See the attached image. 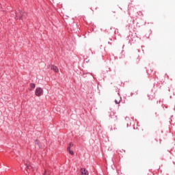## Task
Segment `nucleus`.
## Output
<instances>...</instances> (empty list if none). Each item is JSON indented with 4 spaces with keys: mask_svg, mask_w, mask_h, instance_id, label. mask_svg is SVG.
I'll return each mask as SVG.
<instances>
[{
    "mask_svg": "<svg viewBox=\"0 0 175 175\" xmlns=\"http://www.w3.org/2000/svg\"><path fill=\"white\" fill-rule=\"evenodd\" d=\"M113 129H117V128L114 127Z\"/></svg>",
    "mask_w": 175,
    "mask_h": 175,
    "instance_id": "nucleus-15",
    "label": "nucleus"
},
{
    "mask_svg": "<svg viewBox=\"0 0 175 175\" xmlns=\"http://www.w3.org/2000/svg\"><path fill=\"white\" fill-rule=\"evenodd\" d=\"M113 127H111V131H113Z\"/></svg>",
    "mask_w": 175,
    "mask_h": 175,
    "instance_id": "nucleus-12",
    "label": "nucleus"
},
{
    "mask_svg": "<svg viewBox=\"0 0 175 175\" xmlns=\"http://www.w3.org/2000/svg\"><path fill=\"white\" fill-rule=\"evenodd\" d=\"M72 147H73V143L70 142L69 144V146L67 148V151H68L69 154H70V155H75V152L70 150V148H72Z\"/></svg>",
    "mask_w": 175,
    "mask_h": 175,
    "instance_id": "nucleus-3",
    "label": "nucleus"
},
{
    "mask_svg": "<svg viewBox=\"0 0 175 175\" xmlns=\"http://www.w3.org/2000/svg\"><path fill=\"white\" fill-rule=\"evenodd\" d=\"M120 103H121V98L119 100H115V103L116 105H120Z\"/></svg>",
    "mask_w": 175,
    "mask_h": 175,
    "instance_id": "nucleus-10",
    "label": "nucleus"
},
{
    "mask_svg": "<svg viewBox=\"0 0 175 175\" xmlns=\"http://www.w3.org/2000/svg\"><path fill=\"white\" fill-rule=\"evenodd\" d=\"M43 175H50V172L47 170H44Z\"/></svg>",
    "mask_w": 175,
    "mask_h": 175,
    "instance_id": "nucleus-8",
    "label": "nucleus"
},
{
    "mask_svg": "<svg viewBox=\"0 0 175 175\" xmlns=\"http://www.w3.org/2000/svg\"><path fill=\"white\" fill-rule=\"evenodd\" d=\"M108 44H111V42H110V41H108Z\"/></svg>",
    "mask_w": 175,
    "mask_h": 175,
    "instance_id": "nucleus-11",
    "label": "nucleus"
},
{
    "mask_svg": "<svg viewBox=\"0 0 175 175\" xmlns=\"http://www.w3.org/2000/svg\"><path fill=\"white\" fill-rule=\"evenodd\" d=\"M80 172L81 175H88V171L85 168H81Z\"/></svg>",
    "mask_w": 175,
    "mask_h": 175,
    "instance_id": "nucleus-4",
    "label": "nucleus"
},
{
    "mask_svg": "<svg viewBox=\"0 0 175 175\" xmlns=\"http://www.w3.org/2000/svg\"><path fill=\"white\" fill-rule=\"evenodd\" d=\"M16 14V18L17 20H24V17L27 16V12H22L21 10H18Z\"/></svg>",
    "mask_w": 175,
    "mask_h": 175,
    "instance_id": "nucleus-1",
    "label": "nucleus"
},
{
    "mask_svg": "<svg viewBox=\"0 0 175 175\" xmlns=\"http://www.w3.org/2000/svg\"><path fill=\"white\" fill-rule=\"evenodd\" d=\"M90 51H92L90 49ZM92 54H94V53L92 52Z\"/></svg>",
    "mask_w": 175,
    "mask_h": 175,
    "instance_id": "nucleus-14",
    "label": "nucleus"
},
{
    "mask_svg": "<svg viewBox=\"0 0 175 175\" xmlns=\"http://www.w3.org/2000/svg\"><path fill=\"white\" fill-rule=\"evenodd\" d=\"M51 70H54L55 73L59 72V70L58 69V67L54 65H51Z\"/></svg>",
    "mask_w": 175,
    "mask_h": 175,
    "instance_id": "nucleus-5",
    "label": "nucleus"
},
{
    "mask_svg": "<svg viewBox=\"0 0 175 175\" xmlns=\"http://www.w3.org/2000/svg\"><path fill=\"white\" fill-rule=\"evenodd\" d=\"M36 87V85H35V83H30L31 88H35Z\"/></svg>",
    "mask_w": 175,
    "mask_h": 175,
    "instance_id": "nucleus-9",
    "label": "nucleus"
},
{
    "mask_svg": "<svg viewBox=\"0 0 175 175\" xmlns=\"http://www.w3.org/2000/svg\"><path fill=\"white\" fill-rule=\"evenodd\" d=\"M42 94H43V90H42L41 88H37L36 89V96H42Z\"/></svg>",
    "mask_w": 175,
    "mask_h": 175,
    "instance_id": "nucleus-2",
    "label": "nucleus"
},
{
    "mask_svg": "<svg viewBox=\"0 0 175 175\" xmlns=\"http://www.w3.org/2000/svg\"><path fill=\"white\" fill-rule=\"evenodd\" d=\"M109 40L111 42V40H113L109 38Z\"/></svg>",
    "mask_w": 175,
    "mask_h": 175,
    "instance_id": "nucleus-13",
    "label": "nucleus"
},
{
    "mask_svg": "<svg viewBox=\"0 0 175 175\" xmlns=\"http://www.w3.org/2000/svg\"><path fill=\"white\" fill-rule=\"evenodd\" d=\"M31 167H32V166L28 165V163H26V169H28L29 170H31Z\"/></svg>",
    "mask_w": 175,
    "mask_h": 175,
    "instance_id": "nucleus-7",
    "label": "nucleus"
},
{
    "mask_svg": "<svg viewBox=\"0 0 175 175\" xmlns=\"http://www.w3.org/2000/svg\"><path fill=\"white\" fill-rule=\"evenodd\" d=\"M109 117L112 118L114 121H117L118 120L117 116L114 115V113H112V114L111 113Z\"/></svg>",
    "mask_w": 175,
    "mask_h": 175,
    "instance_id": "nucleus-6",
    "label": "nucleus"
}]
</instances>
